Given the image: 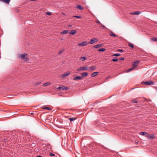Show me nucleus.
Listing matches in <instances>:
<instances>
[{"label": "nucleus", "mask_w": 157, "mask_h": 157, "mask_svg": "<svg viewBox=\"0 0 157 157\" xmlns=\"http://www.w3.org/2000/svg\"><path fill=\"white\" fill-rule=\"evenodd\" d=\"M109 34L111 36L113 37L117 36L115 34H114L112 31H111V32H110Z\"/></svg>", "instance_id": "6ab92c4d"}, {"label": "nucleus", "mask_w": 157, "mask_h": 157, "mask_svg": "<svg viewBox=\"0 0 157 157\" xmlns=\"http://www.w3.org/2000/svg\"><path fill=\"white\" fill-rule=\"evenodd\" d=\"M70 72L69 71H67L64 74L62 75V77L64 79L67 76H68L70 74Z\"/></svg>", "instance_id": "423d86ee"}, {"label": "nucleus", "mask_w": 157, "mask_h": 157, "mask_svg": "<svg viewBox=\"0 0 157 157\" xmlns=\"http://www.w3.org/2000/svg\"><path fill=\"white\" fill-rule=\"evenodd\" d=\"M140 134L143 136H146L147 135V132H141Z\"/></svg>", "instance_id": "aec40b11"}, {"label": "nucleus", "mask_w": 157, "mask_h": 157, "mask_svg": "<svg viewBox=\"0 0 157 157\" xmlns=\"http://www.w3.org/2000/svg\"><path fill=\"white\" fill-rule=\"evenodd\" d=\"M97 41L98 40L96 38H93L89 41V43L90 44H92L97 42Z\"/></svg>", "instance_id": "39448f33"}, {"label": "nucleus", "mask_w": 157, "mask_h": 157, "mask_svg": "<svg viewBox=\"0 0 157 157\" xmlns=\"http://www.w3.org/2000/svg\"><path fill=\"white\" fill-rule=\"evenodd\" d=\"M43 109H47L49 110H51L52 109L48 107H45L43 108Z\"/></svg>", "instance_id": "c85d7f7f"}, {"label": "nucleus", "mask_w": 157, "mask_h": 157, "mask_svg": "<svg viewBox=\"0 0 157 157\" xmlns=\"http://www.w3.org/2000/svg\"><path fill=\"white\" fill-rule=\"evenodd\" d=\"M141 83L142 84H146L147 85H150L153 84V82L151 81H149L146 82H142Z\"/></svg>", "instance_id": "f03ea898"}, {"label": "nucleus", "mask_w": 157, "mask_h": 157, "mask_svg": "<svg viewBox=\"0 0 157 157\" xmlns=\"http://www.w3.org/2000/svg\"><path fill=\"white\" fill-rule=\"evenodd\" d=\"M134 69V68L133 67L129 69H128L127 70V72H130V71H132V70H133Z\"/></svg>", "instance_id": "393cba45"}, {"label": "nucleus", "mask_w": 157, "mask_h": 157, "mask_svg": "<svg viewBox=\"0 0 157 157\" xmlns=\"http://www.w3.org/2000/svg\"><path fill=\"white\" fill-rule=\"evenodd\" d=\"M31 114L32 115H33L34 114L33 113H31Z\"/></svg>", "instance_id": "c03bdc74"}, {"label": "nucleus", "mask_w": 157, "mask_h": 157, "mask_svg": "<svg viewBox=\"0 0 157 157\" xmlns=\"http://www.w3.org/2000/svg\"><path fill=\"white\" fill-rule=\"evenodd\" d=\"M51 84V83H49L48 82H46V83H45L43 85V86H47L48 85H49V84Z\"/></svg>", "instance_id": "4be33fe9"}, {"label": "nucleus", "mask_w": 157, "mask_h": 157, "mask_svg": "<svg viewBox=\"0 0 157 157\" xmlns=\"http://www.w3.org/2000/svg\"><path fill=\"white\" fill-rule=\"evenodd\" d=\"M139 62L138 61H136L135 62H134L132 63V67H133L134 68L136 67L137 65H138Z\"/></svg>", "instance_id": "0eeeda50"}, {"label": "nucleus", "mask_w": 157, "mask_h": 157, "mask_svg": "<svg viewBox=\"0 0 157 157\" xmlns=\"http://www.w3.org/2000/svg\"><path fill=\"white\" fill-rule=\"evenodd\" d=\"M80 59L82 61H84L86 59L85 57H82L80 58Z\"/></svg>", "instance_id": "a878e982"}, {"label": "nucleus", "mask_w": 157, "mask_h": 157, "mask_svg": "<svg viewBox=\"0 0 157 157\" xmlns=\"http://www.w3.org/2000/svg\"><path fill=\"white\" fill-rule=\"evenodd\" d=\"M88 75V73L87 72H84L83 73H82L81 74V75L82 76V77H86Z\"/></svg>", "instance_id": "a211bd4d"}, {"label": "nucleus", "mask_w": 157, "mask_h": 157, "mask_svg": "<svg viewBox=\"0 0 157 157\" xmlns=\"http://www.w3.org/2000/svg\"><path fill=\"white\" fill-rule=\"evenodd\" d=\"M88 69V67H80L77 69V71H86Z\"/></svg>", "instance_id": "20e7f679"}, {"label": "nucleus", "mask_w": 157, "mask_h": 157, "mask_svg": "<svg viewBox=\"0 0 157 157\" xmlns=\"http://www.w3.org/2000/svg\"><path fill=\"white\" fill-rule=\"evenodd\" d=\"M64 51V49H62V50H60L59 53H58V54L59 55H60L61 53H62Z\"/></svg>", "instance_id": "cd10ccee"}, {"label": "nucleus", "mask_w": 157, "mask_h": 157, "mask_svg": "<svg viewBox=\"0 0 157 157\" xmlns=\"http://www.w3.org/2000/svg\"><path fill=\"white\" fill-rule=\"evenodd\" d=\"M82 78V77L81 76H76L73 79L74 80H81Z\"/></svg>", "instance_id": "9d476101"}, {"label": "nucleus", "mask_w": 157, "mask_h": 157, "mask_svg": "<svg viewBox=\"0 0 157 157\" xmlns=\"http://www.w3.org/2000/svg\"><path fill=\"white\" fill-rule=\"evenodd\" d=\"M96 23H98V24H100V22L99 21H97L96 22Z\"/></svg>", "instance_id": "a19ab883"}, {"label": "nucleus", "mask_w": 157, "mask_h": 157, "mask_svg": "<svg viewBox=\"0 0 157 157\" xmlns=\"http://www.w3.org/2000/svg\"><path fill=\"white\" fill-rule=\"evenodd\" d=\"M112 61L113 62H116L118 61V59H112Z\"/></svg>", "instance_id": "72a5a7b5"}, {"label": "nucleus", "mask_w": 157, "mask_h": 157, "mask_svg": "<svg viewBox=\"0 0 157 157\" xmlns=\"http://www.w3.org/2000/svg\"><path fill=\"white\" fill-rule=\"evenodd\" d=\"M101 27H103V28H104L105 27V26L104 25H103L102 24H101Z\"/></svg>", "instance_id": "58836bf2"}, {"label": "nucleus", "mask_w": 157, "mask_h": 157, "mask_svg": "<svg viewBox=\"0 0 157 157\" xmlns=\"http://www.w3.org/2000/svg\"><path fill=\"white\" fill-rule=\"evenodd\" d=\"M76 7L80 10H82L83 9V8L82 6L80 5H78Z\"/></svg>", "instance_id": "f3484780"}, {"label": "nucleus", "mask_w": 157, "mask_h": 157, "mask_svg": "<svg viewBox=\"0 0 157 157\" xmlns=\"http://www.w3.org/2000/svg\"><path fill=\"white\" fill-rule=\"evenodd\" d=\"M121 55V54H118V53H116L114 54L113 55H112L113 56H120Z\"/></svg>", "instance_id": "c756f323"}, {"label": "nucleus", "mask_w": 157, "mask_h": 157, "mask_svg": "<svg viewBox=\"0 0 157 157\" xmlns=\"http://www.w3.org/2000/svg\"><path fill=\"white\" fill-rule=\"evenodd\" d=\"M27 55V54L26 53H24L22 54H19L17 56L19 58H21V59H24V61L27 62L29 60L27 57L25 56H26Z\"/></svg>", "instance_id": "f257e3e1"}, {"label": "nucleus", "mask_w": 157, "mask_h": 157, "mask_svg": "<svg viewBox=\"0 0 157 157\" xmlns=\"http://www.w3.org/2000/svg\"><path fill=\"white\" fill-rule=\"evenodd\" d=\"M98 72H95L92 73L91 75V76L92 77H94L95 76L97 75L98 74Z\"/></svg>", "instance_id": "dca6fc26"}, {"label": "nucleus", "mask_w": 157, "mask_h": 157, "mask_svg": "<svg viewBox=\"0 0 157 157\" xmlns=\"http://www.w3.org/2000/svg\"><path fill=\"white\" fill-rule=\"evenodd\" d=\"M96 68V67L94 66H93L90 67L89 69V70L90 71H92V70H94Z\"/></svg>", "instance_id": "412c9836"}, {"label": "nucleus", "mask_w": 157, "mask_h": 157, "mask_svg": "<svg viewBox=\"0 0 157 157\" xmlns=\"http://www.w3.org/2000/svg\"><path fill=\"white\" fill-rule=\"evenodd\" d=\"M10 0H2V1L7 4H9Z\"/></svg>", "instance_id": "5701e85b"}, {"label": "nucleus", "mask_w": 157, "mask_h": 157, "mask_svg": "<svg viewBox=\"0 0 157 157\" xmlns=\"http://www.w3.org/2000/svg\"><path fill=\"white\" fill-rule=\"evenodd\" d=\"M124 58H120V60H124Z\"/></svg>", "instance_id": "ea45409f"}, {"label": "nucleus", "mask_w": 157, "mask_h": 157, "mask_svg": "<svg viewBox=\"0 0 157 157\" xmlns=\"http://www.w3.org/2000/svg\"><path fill=\"white\" fill-rule=\"evenodd\" d=\"M36 157H41V156L40 155H38V156H37Z\"/></svg>", "instance_id": "79ce46f5"}, {"label": "nucleus", "mask_w": 157, "mask_h": 157, "mask_svg": "<svg viewBox=\"0 0 157 157\" xmlns=\"http://www.w3.org/2000/svg\"><path fill=\"white\" fill-rule=\"evenodd\" d=\"M0 1H2V0H0Z\"/></svg>", "instance_id": "a18cd8bd"}, {"label": "nucleus", "mask_w": 157, "mask_h": 157, "mask_svg": "<svg viewBox=\"0 0 157 157\" xmlns=\"http://www.w3.org/2000/svg\"><path fill=\"white\" fill-rule=\"evenodd\" d=\"M76 33V31L75 30H71L69 34L71 35H74Z\"/></svg>", "instance_id": "1a4fd4ad"}, {"label": "nucleus", "mask_w": 157, "mask_h": 157, "mask_svg": "<svg viewBox=\"0 0 157 157\" xmlns=\"http://www.w3.org/2000/svg\"><path fill=\"white\" fill-rule=\"evenodd\" d=\"M146 137H147L149 139H152L154 137V136L153 135H150L147 134V135L146 136Z\"/></svg>", "instance_id": "ddd939ff"}, {"label": "nucleus", "mask_w": 157, "mask_h": 157, "mask_svg": "<svg viewBox=\"0 0 157 157\" xmlns=\"http://www.w3.org/2000/svg\"><path fill=\"white\" fill-rule=\"evenodd\" d=\"M105 50V48H100L99 49L98 51L99 52H103Z\"/></svg>", "instance_id": "bb28decb"}, {"label": "nucleus", "mask_w": 157, "mask_h": 157, "mask_svg": "<svg viewBox=\"0 0 157 157\" xmlns=\"http://www.w3.org/2000/svg\"><path fill=\"white\" fill-rule=\"evenodd\" d=\"M151 39L153 40L154 41H157V38H152Z\"/></svg>", "instance_id": "473e14b6"}, {"label": "nucleus", "mask_w": 157, "mask_h": 157, "mask_svg": "<svg viewBox=\"0 0 157 157\" xmlns=\"http://www.w3.org/2000/svg\"><path fill=\"white\" fill-rule=\"evenodd\" d=\"M102 44H98L94 46V47L95 48H100L102 46Z\"/></svg>", "instance_id": "9b49d317"}, {"label": "nucleus", "mask_w": 157, "mask_h": 157, "mask_svg": "<svg viewBox=\"0 0 157 157\" xmlns=\"http://www.w3.org/2000/svg\"><path fill=\"white\" fill-rule=\"evenodd\" d=\"M140 13L139 11H136L135 12L131 13L130 14L132 15H139Z\"/></svg>", "instance_id": "f8f14e48"}, {"label": "nucleus", "mask_w": 157, "mask_h": 157, "mask_svg": "<svg viewBox=\"0 0 157 157\" xmlns=\"http://www.w3.org/2000/svg\"><path fill=\"white\" fill-rule=\"evenodd\" d=\"M50 156H53L55 155L52 153H50Z\"/></svg>", "instance_id": "4c0bfd02"}, {"label": "nucleus", "mask_w": 157, "mask_h": 157, "mask_svg": "<svg viewBox=\"0 0 157 157\" xmlns=\"http://www.w3.org/2000/svg\"><path fill=\"white\" fill-rule=\"evenodd\" d=\"M128 46L129 47H131L132 49L134 48V47L133 44L131 43H129V44Z\"/></svg>", "instance_id": "b1692460"}, {"label": "nucleus", "mask_w": 157, "mask_h": 157, "mask_svg": "<svg viewBox=\"0 0 157 157\" xmlns=\"http://www.w3.org/2000/svg\"><path fill=\"white\" fill-rule=\"evenodd\" d=\"M76 119H77V118L76 117H75L69 118L68 119L71 122H72V121H74V120H75Z\"/></svg>", "instance_id": "2eb2a0df"}, {"label": "nucleus", "mask_w": 157, "mask_h": 157, "mask_svg": "<svg viewBox=\"0 0 157 157\" xmlns=\"http://www.w3.org/2000/svg\"><path fill=\"white\" fill-rule=\"evenodd\" d=\"M117 51L118 52H122L123 51V50H122L121 49H118Z\"/></svg>", "instance_id": "e433bc0d"}, {"label": "nucleus", "mask_w": 157, "mask_h": 157, "mask_svg": "<svg viewBox=\"0 0 157 157\" xmlns=\"http://www.w3.org/2000/svg\"><path fill=\"white\" fill-rule=\"evenodd\" d=\"M40 83H41V82H35V84L36 85H38V84H40Z\"/></svg>", "instance_id": "c9c22d12"}, {"label": "nucleus", "mask_w": 157, "mask_h": 157, "mask_svg": "<svg viewBox=\"0 0 157 157\" xmlns=\"http://www.w3.org/2000/svg\"><path fill=\"white\" fill-rule=\"evenodd\" d=\"M71 26H72L71 25H69V27H71Z\"/></svg>", "instance_id": "37998d69"}, {"label": "nucleus", "mask_w": 157, "mask_h": 157, "mask_svg": "<svg viewBox=\"0 0 157 157\" xmlns=\"http://www.w3.org/2000/svg\"><path fill=\"white\" fill-rule=\"evenodd\" d=\"M87 45V44L86 41H83L82 43H79L78 44V46L81 47H83L85 46H86Z\"/></svg>", "instance_id": "6e6552de"}, {"label": "nucleus", "mask_w": 157, "mask_h": 157, "mask_svg": "<svg viewBox=\"0 0 157 157\" xmlns=\"http://www.w3.org/2000/svg\"><path fill=\"white\" fill-rule=\"evenodd\" d=\"M73 17H75L79 19H81V17L78 16H73Z\"/></svg>", "instance_id": "7c9ffc66"}, {"label": "nucleus", "mask_w": 157, "mask_h": 157, "mask_svg": "<svg viewBox=\"0 0 157 157\" xmlns=\"http://www.w3.org/2000/svg\"><path fill=\"white\" fill-rule=\"evenodd\" d=\"M156 88L157 89V87H156Z\"/></svg>", "instance_id": "49530a36"}, {"label": "nucleus", "mask_w": 157, "mask_h": 157, "mask_svg": "<svg viewBox=\"0 0 157 157\" xmlns=\"http://www.w3.org/2000/svg\"><path fill=\"white\" fill-rule=\"evenodd\" d=\"M46 14L47 15H50L51 14V13L50 12H47L46 13Z\"/></svg>", "instance_id": "f704fd0d"}, {"label": "nucleus", "mask_w": 157, "mask_h": 157, "mask_svg": "<svg viewBox=\"0 0 157 157\" xmlns=\"http://www.w3.org/2000/svg\"><path fill=\"white\" fill-rule=\"evenodd\" d=\"M132 102L134 103H137V101L135 99H133L132 101Z\"/></svg>", "instance_id": "2f4dec72"}, {"label": "nucleus", "mask_w": 157, "mask_h": 157, "mask_svg": "<svg viewBox=\"0 0 157 157\" xmlns=\"http://www.w3.org/2000/svg\"><path fill=\"white\" fill-rule=\"evenodd\" d=\"M68 31L67 30H63L60 33L61 34H66L68 33Z\"/></svg>", "instance_id": "4468645a"}, {"label": "nucleus", "mask_w": 157, "mask_h": 157, "mask_svg": "<svg viewBox=\"0 0 157 157\" xmlns=\"http://www.w3.org/2000/svg\"><path fill=\"white\" fill-rule=\"evenodd\" d=\"M58 89L59 90H68L69 88L68 87H66L64 86H62L59 87L58 88Z\"/></svg>", "instance_id": "7ed1b4c3"}]
</instances>
